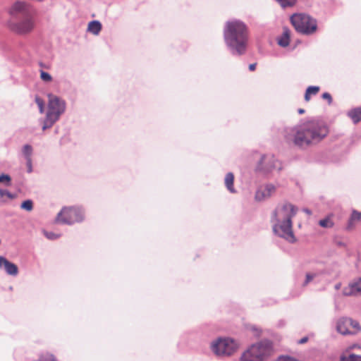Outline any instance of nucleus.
I'll return each instance as SVG.
<instances>
[{
	"mask_svg": "<svg viewBox=\"0 0 361 361\" xmlns=\"http://www.w3.org/2000/svg\"><path fill=\"white\" fill-rule=\"evenodd\" d=\"M11 182V177L6 174L0 176V183H5L6 185H9Z\"/></svg>",
	"mask_w": 361,
	"mask_h": 361,
	"instance_id": "nucleus-29",
	"label": "nucleus"
},
{
	"mask_svg": "<svg viewBox=\"0 0 361 361\" xmlns=\"http://www.w3.org/2000/svg\"><path fill=\"white\" fill-rule=\"evenodd\" d=\"M298 111L300 114H302L305 112V110L303 109H299Z\"/></svg>",
	"mask_w": 361,
	"mask_h": 361,
	"instance_id": "nucleus-42",
	"label": "nucleus"
},
{
	"mask_svg": "<svg viewBox=\"0 0 361 361\" xmlns=\"http://www.w3.org/2000/svg\"><path fill=\"white\" fill-rule=\"evenodd\" d=\"M40 78L44 82H51L52 80L51 75L43 71H40Z\"/></svg>",
	"mask_w": 361,
	"mask_h": 361,
	"instance_id": "nucleus-27",
	"label": "nucleus"
},
{
	"mask_svg": "<svg viewBox=\"0 0 361 361\" xmlns=\"http://www.w3.org/2000/svg\"><path fill=\"white\" fill-rule=\"evenodd\" d=\"M319 225L323 228H331L334 226V223L327 217L319 220Z\"/></svg>",
	"mask_w": 361,
	"mask_h": 361,
	"instance_id": "nucleus-23",
	"label": "nucleus"
},
{
	"mask_svg": "<svg viewBox=\"0 0 361 361\" xmlns=\"http://www.w3.org/2000/svg\"><path fill=\"white\" fill-rule=\"evenodd\" d=\"M233 181H234V175L231 172H228L226 173L224 179V183L227 188V190L231 192L235 193L236 192L235 189L233 187Z\"/></svg>",
	"mask_w": 361,
	"mask_h": 361,
	"instance_id": "nucleus-17",
	"label": "nucleus"
},
{
	"mask_svg": "<svg viewBox=\"0 0 361 361\" xmlns=\"http://www.w3.org/2000/svg\"><path fill=\"white\" fill-rule=\"evenodd\" d=\"M23 154L27 158V159L30 161V157L32 154V148L30 145H25L24 147H23Z\"/></svg>",
	"mask_w": 361,
	"mask_h": 361,
	"instance_id": "nucleus-28",
	"label": "nucleus"
},
{
	"mask_svg": "<svg viewBox=\"0 0 361 361\" xmlns=\"http://www.w3.org/2000/svg\"><path fill=\"white\" fill-rule=\"evenodd\" d=\"M319 273L318 272H308L305 275V279L302 283L303 286H307L314 278L318 276Z\"/></svg>",
	"mask_w": 361,
	"mask_h": 361,
	"instance_id": "nucleus-22",
	"label": "nucleus"
},
{
	"mask_svg": "<svg viewBox=\"0 0 361 361\" xmlns=\"http://www.w3.org/2000/svg\"><path fill=\"white\" fill-rule=\"evenodd\" d=\"M303 212L309 215L312 214V212L307 208L303 209Z\"/></svg>",
	"mask_w": 361,
	"mask_h": 361,
	"instance_id": "nucleus-40",
	"label": "nucleus"
},
{
	"mask_svg": "<svg viewBox=\"0 0 361 361\" xmlns=\"http://www.w3.org/2000/svg\"><path fill=\"white\" fill-rule=\"evenodd\" d=\"M307 94H316L319 91V87L318 86H310L307 88Z\"/></svg>",
	"mask_w": 361,
	"mask_h": 361,
	"instance_id": "nucleus-31",
	"label": "nucleus"
},
{
	"mask_svg": "<svg viewBox=\"0 0 361 361\" xmlns=\"http://www.w3.org/2000/svg\"><path fill=\"white\" fill-rule=\"evenodd\" d=\"M4 196H6L10 199H13L14 197V195L9 192L8 190H0V197H4Z\"/></svg>",
	"mask_w": 361,
	"mask_h": 361,
	"instance_id": "nucleus-33",
	"label": "nucleus"
},
{
	"mask_svg": "<svg viewBox=\"0 0 361 361\" xmlns=\"http://www.w3.org/2000/svg\"><path fill=\"white\" fill-rule=\"evenodd\" d=\"M256 66H257V64H256V63H252V64H250V66H249V70H250V71H255V68H256Z\"/></svg>",
	"mask_w": 361,
	"mask_h": 361,
	"instance_id": "nucleus-38",
	"label": "nucleus"
},
{
	"mask_svg": "<svg viewBox=\"0 0 361 361\" xmlns=\"http://www.w3.org/2000/svg\"><path fill=\"white\" fill-rule=\"evenodd\" d=\"M292 141L300 148H306L322 140L328 134L327 126L319 121H308L293 130Z\"/></svg>",
	"mask_w": 361,
	"mask_h": 361,
	"instance_id": "nucleus-2",
	"label": "nucleus"
},
{
	"mask_svg": "<svg viewBox=\"0 0 361 361\" xmlns=\"http://www.w3.org/2000/svg\"><path fill=\"white\" fill-rule=\"evenodd\" d=\"M351 322V319L348 317H342L339 319L336 324L337 331L343 335L353 334V332L349 330Z\"/></svg>",
	"mask_w": 361,
	"mask_h": 361,
	"instance_id": "nucleus-14",
	"label": "nucleus"
},
{
	"mask_svg": "<svg viewBox=\"0 0 361 361\" xmlns=\"http://www.w3.org/2000/svg\"><path fill=\"white\" fill-rule=\"evenodd\" d=\"M351 322H352L350 323V326H351L353 329H355L356 330V331H360L361 327H360L359 323L357 321H355V320H353L352 319H351Z\"/></svg>",
	"mask_w": 361,
	"mask_h": 361,
	"instance_id": "nucleus-36",
	"label": "nucleus"
},
{
	"mask_svg": "<svg viewBox=\"0 0 361 361\" xmlns=\"http://www.w3.org/2000/svg\"><path fill=\"white\" fill-rule=\"evenodd\" d=\"M273 343L268 339L250 345L241 355L240 361H267L273 354Z\"/></svg>",
	"mask_w": 361,
	"mask_h": 361,
	"instance_id": "nucleus-4",
	"label": "nucleus"
},
{
	"mask_svg": "<svg viewBox=\"0 0 361 361\" xmlns=\"http://www.w3.org/2000/svg\"><path fill=\"white\" fill-rule=\"evenodd\" d=\"M102 28V23L99 20H92V34L97 35Z\"/></svg>",
	"mask_w": 361,
	"mask_h": 361,
	"instance_id": "nucleus-20",
	"label": "nucleus"
},
{
	"mask_svg": "<svg viewBox=\"0 0 361 361\" xmlns=\"http://www.w3.org/2000/svg\"><path fill=\"white\" fill-rule=\"evenodd\" d=\"M341 361H361V356L352 354L348 357H342Z\"/></svg>",
	"mask_w": 361,
	"mask_h": 361,
	"instance_id": "nucleus-26",
	"label": "nucleus"
},
{
	"mask_svg": "<svg viewBox=\"0 0 361 361\" xmlns=\"http://www.w3.org/2000/svg\"><path fill=\"white\" fill-rule=\"evenodd\" d=\"M44 235L48 239H50V240H54L59 237V235L55 234L52 232L45 231Z\"/></svg>",
	"mask_w": 361,
	"mask_h": 361,
	"instance_id": "nucleus-34",
	"label": "nucleus"
},
{
	"mask_svg": "<svg viewBox=\"0 0 361 361\" xmlns=\"http://www.w3.org/2000/svg\"><path fill=\"white\" fill-rule=\"evenodd\" d=\"M290 22L295 30L303 35H312L317 29V20L307 14H293L290 17Z\"/></svg>",
	"mask_w": 361,
	"mask_h": 361,
	"instance_id": "nucleus-5",
	"label": "nucleus"
},
{
	"mask_svg": "<svg viewBox=\"0 0 361 361\" xmlns=\"http://www.w3.org/2000/svg\"><path fill=\"white\" fill-rule=\"evenodd\" d=\"M35 102L37 104L40 113L44 112V102L42 99L38 97H36Z\"/></svg>",
	"mask_w": 361,
	"mask_h": 361,
	"instance_id": "nucleus-32",
	"label": "nucleus"
},
{
	"mask_svg": "<svg viewBox=\"0 0 361 361\" xmlns=\"http://www.w3.org/2000/svg\"><path fill=\"white\" fill-rule=\"evenodd\" d=\"M31 13L29 6L22 1H16L10 8V14L15 16L18 15L24 16Z\"/></svg>",
	"mask_w": 361,
	"mask_h": 361,
	"instance_id": "nucleus-13",
	"label": "nucleus"
},
{
	"mask_svg": "<svg viewBox=\"0 0 361 361\" xmlns=\"http://www.w3.org/2000/svg\"><path fill=\"white\" fill-rule=\"evenodd\" d=\"M249 32L245 23L240 20H228L224 27V38L230 52L241 56L246 51Z\"/></svg>",
	"mask_w": 361,
	"mask_h": 361,
	"instance_id": "nucleus-1",
	"label": "nucleus"
},
{
	"mask_svg": "<svg viewBox=\"0 0 361 361\" xmlns=\"http://www.w3.org/2000/svg\"><path fill=\"white\" fill-rule=\"evenodd\" d=\"M278 44L282 47H286L290 43V35L288 29H284L283 34L278 39Z\"/></svg>",
	"mask_w": 361,
	"mask_h": 361,
	"instance_id": "nucleus-18",
	"label": "nucleus"
},
{
	"mask_svg": "<svg viewBox=\"0 0 361 361\" xmlns=\"http://www.w3.org/2000/svg\"><path fill=\"white\" fill-rule=\"evenodd\" d=\"M297 210L293 204L285 203L275 209L271 219L274 234L291 243L296 241L292 230V219L295 216Z\"/></svg>",
	"mask_w": 361,
	"mask_h": 361,
	"instance_id": "nucleus-3",
	"label": "nucleus"
},
{
	"mask_svg": "<svg viewBox=\"0 0 361 361\" xmlns=\"http://www.w3.org/2000/svg\"><path fill=\"white\" fill-rule=\"evenodd\" d=\"M49 104H48V115L54 119H59L60 116L65 111L66 104L65 102L58 97L49 94L48 95Z\"/></svg>",
	"mask_w": 361,
	"mask_h": 361,
	"instance_id": "nucleus-10",
	"label": "nucleus"
},
{
	"mask_svg": "<svg viewBox=\"0 0 361 361\" xmlns=\"http://www.w3.org/2000/svg\"><path fill=\"white\" fill-rule=\"evenodd\" d=\"M322 97V98L324 99H326L327 100L328 104L329 105L332 103V102H333L332 97H331V95L329 92L323 93Z\"/></svg>",
	"mask_w": 361,
	"mask_h": 361,
	"instance_id": "nucleus-35",
	"label": "nucleus"
},
{
	"mask_svg": "<svg viewBox=\"0 0 361 361\" xmlns=\"http://www.w3.org/2000/svg\"><path fill=\"white\" fill-rule=\"evenodd\" d=\"M308 341V337L305 336L298 341L299 344H304Z\"/></svg>",
	"mask_w": 361,
	"mask_h": 361,
	"instance_id": "nucleus-37",
	"label": "nucleus"
},
{
	"mask_svg": "<svg viewBox=\"0 0 361 361\" xmlns=\"http://www.w3.org/2000/svg\"><path fill=\"white\" fill-rule=\"evenodd\" d=\"M282 170V164L273 154H262L257 161L255 171L264 177H269L274 171Z\"/></svg>",
	"mask_w": 361,
	"mask_h": 361,
	"instance_id": "nucleus-6",
	"label": "nucleus"
},
{
	"mask_svg": "<svg viewBox=\"0 0 361 361\" xmlns=\"http://www.w3.org/2000/svg\"><path fill=\"white\" fill-rule=\"evenodd\" d=\"M87 31H90V22H89L87 24Z\"/></svg>",
	"mask_w": 361,
	"mask_h": 361,
	"instance_id": "nucleus-43",
	"label": "nucleus"
},
{
	"mask_svg": "<svg viewBox=\"0 0 361 361\" xmlns=\"http://www.w3.org/2000/svg\"><path fill=\"white\" fill-rule=\"evenodd\" d=\"M0 267H4L8 274L16 276L18 273V267L3 257H0Z\"/></svg>",
	"mask_w": 361,
	"mask_h": 361,
	"instance_id": "nucleus-15",
	"label": "nucleus"
},
{
	"mask_svg": "<svg viewBox=\"0 0 361 361\" xmlns=\"http://www.w3.org/2000/svg\"><path fill=\"white\" fill-rule=\"evenodd\" d=\"M347 115L351 118L353 123H358L361 121V106L350 109L348 111Z\"/></svg>",
	"mask_w": 361,
	"mask_h": 361,
	"instance_id": "nucleus-16",
	"label": "nucleus"
},
{
	"mask_svg": "<svg viewBox=\"0 0 361 361\" xmlns=\"http://www.w3.org/2000/svg\"><path fill=\"white\" fill-rule=\"evenodd\" d=\"M283 8L290 7L295 5L296 0H276Z\"/></svg>",
	"mask_w": 361,
	"mask_h": 361,
	"instance_id": "nucleus-24",
	"label": "nucleus"
},
{
	"mask_svg": "<svg viewBox=\"0 0 361 361\" xmlns=\"http://www.w3.org/2000/svg\"><path fill=\"white\" fill-rule=\"evenodd\" d=\"M83 219V212L75 207H65L58 214L56 221L61 224H72Z\"/></svg>",
	"mask_w": 361,
	"mask_h": 361,
	"instance_id": "nucleus-8",
	"label": "nucleus"
},
{
	"mask_svg": "<svg viewBox=\"0 0 361 361\" xmlns=\"http://www.w3.org/2000/svg\"><path fill=\"white\" fill-rule=\"evenodd\" d=\"M275 191L276 187L273 184H267L257 190L255 198L259 202L264 201L269 198Z\"/></svg>",
	"mask_w": 361,
	"mask_h": 361,
	"instance_id": "nucleus-11",
	"label": "nucleus"
},
{
	"mask_svg": "<svg viewBox=\"0 0 361 361\" xmlns=\"http://www.w3.org/2000/svg\"><path fill=\"white\" fill-rule=\"evenodd\" d=\"M310 97V94H307V90H306L305 94V99L306 101H308Z\"/></svg>",
	"mask_w": 361,
	"mask_h": 361,
	"instance_id": "nucleus-39",
	"label": "nucleus"
},
{
	"mask_svg": "<svg viewBox=\"0 0 361 361\" xmlns=\"http://www.w3.org/2000/svg\"><path fill=\"white\" fill-rule=\"evenodd\" d=\"M35 25V22L32 13L23 16V19L16 23L10 24L11 30L19 35H26L31 32Z\"/></svg>",
	"mask_w": 361,
	"mask_h": 361,
	"instance_id": "nucleus-9",
	"label": "nucleus"
},
{
	"mask_svg": "<svg viewBox=\"0 0 361 361\" xmlns=\"http://www.w3.org/2000/svg\"><path fill=\"white\" fill-rule=\"evenodd\" d=\"M32 202L30 200H25L21 204V208L27 211H31L32 209Z\"/></svg>",
	"mask_w": 361,
	"mask_h": 361,
	"instance_id": "nucleus-25",
	"label": "nucleus"
},
{
	"mask_svg": "<svg viewBox=\"0 0 361 361\" xmlns=\"http://www.w3.org/2000/svg\"><path fill=\"white\" fill-rule=\"evenodd\" d=\"M275 361H298L294 357L288 355L279 356Z\"/></svg>",
	"mask_w": 361,
	"mask_h": 361,
	"instance_id": "nucleus-30",
	"label": "nucleus"
},
{
	"mask_svg": "<svg viewBox=\"0 0 361 361\" xmlns=\"http://www.w3.org/2000/svg\"><path fill=\"white\" fill-rule=\"evenodd\" d=\"M57 120L58 119H54V118L50 117L49 115L47 114L46 118L42 126V130H45L47 128L51 127Z\"/></svg>",
	"mask_w": 361,
	"mask_h": 361,
	"instance_id": "nucleus-21",
	"label": "nucleus"
},
{
	"mask_svg": "<svg viewBox=\"0 0 361 361\" xmlns=\"http://www.w3.org/2000/svg\"><path fill=\"white\" fill-rule=\"evenodd\" d=\"M341 287V283H338L335 285L334 288L336 290H339Z\"/></svg>",
	"mask_w": 361,
	"mask_h": 361,
	"instance_id": "nucleus-41",
	"label": "nucleus"
},
{
	"mask_svg": "<svg viewBox=\"0 0 361 361\" xmlns=\"http://www.w3.org/2000/svg\"><path fill=\"white\" fill-rule=\"evenodd\" d=\"M361 220V212H357L354 210L352 212V214L350 216V218L348 221L347 228L351 229L353 227L354 222L358 221Z\"/></svg>",
	"mask_w": 361,
	"mask_h": 361,
	"instance_id": "nucleus-19",
	"label": "nucleus"
},
{
	"mask_svg": "<svg viewBox=\"0 0 361 361\" xmlns=\"http://www.w3.org/2000/svg\"><path fill=\"white\" fill-rule=\"evenodd\" d=\"M345 296L361 295V277L355 279L343 290Z\"/></svg>",
	"mask_w": 361,
	"mask_h": 361,
	"instance_id": "nucleus-12",
	"label": "nucleus"
},
{
	"mask_svg": "<svg viewBox=\"0 0 361 361\" xmlns=\"http://www.w3.org/2000/svg\"><path fill=\"white\" fill-rule=\"evenodd\" d=\"M212 353L218 357L230 356L238 349L237 342L231 338H218L211 343Z\"/></svg>",
	"mask_w": 361,
	"mask_h": 361,
	"instance_id": "nucleus-7",
	"label": "nucleus"
}]
</instances>
